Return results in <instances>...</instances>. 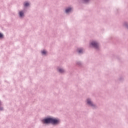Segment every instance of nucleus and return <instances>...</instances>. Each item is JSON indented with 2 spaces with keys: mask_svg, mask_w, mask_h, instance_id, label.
I'll use <instances>...</instances> for the list:
<instances>
[{
  "mask_svg": "<svg viewBox=\"0 0 128 128\" xmlns=\"http://www.w3.org/2000/svg\"><path fill=\"white\" fill-rule=\"evenodd\" d=\"M82 51H83L82 49H78V52L79 54H82Z\"/></svg>",
  "mask_w": 128,
  "mask_h": 128,
  "instance_id": "6",
  "label": "nucleus"
},
{
  "mask_svg": "<svg viewBox=\"0 0 128 128\" xmlns=\"http://www.w3.org/2000/svg\"><path fill=\"white\" fill-rule=\"evenodd\" d=\"M0 110H2V109H0Z\"/></svg>",
  "mask_w": 128,
  "mask_h": 128,
  "instance_id": "13",
  "label": "nucleus"
},
{
  "mask_svg": "<svg viewBox=\"0 0 128 128\" xmlns=\"http://www.w3.org/2000/svg\"><path fill=\"white\" fill-rule=\"evenodd\" d=\"M44 124H56L60 122V120L54 118H48L42 120Z\"/></svg>",
  "mask_w": 128,
  "mask_h": 128,
  "instance_id": "1",
  "label": "nucleus"
},
{
  "mask_svg": "<svg viewBox=\"0 0 128 128\" xmlns=\"http://www.w3.org/2000/svg\"><path fill=\"white\" fill-rule=\"evenodd\" d=\"M42 54H46V50H43L42 52Z\"/></svg>",
  "mask_w": 128,
  "mask_h": 128,
  "instance_id": "9",
  "label": "nucleus"
},
{
  "mask_svg": "<svg viewBox=\"0 0 128 128\" xmlns=\"http://www.w3.org/2000/svg\"><path fill=\"white\" fill-rule=\"evenodd\" d=\"M20 16H24V12H20Z\"/></svg>",
  "mask_w": 128,
  "mask_h": 128,
  "instance_id": "7",
  "label": "nucleus"
},
{
  "mask_svg": "<svg viewBox=\"0 0 128 128\" xmlns=\"http://www.w3.org/2000/svg\"><path fill=\"white\" fill-rule=\"evenodd\" d=\"M58 72H64V70L63 69H59Z\"/></svg>",
  "mask_w": 128,
  "mask_h": 128,
  "instance_id": "8",
  "label": "nucleus"
},
{
  "mask_svg": "<svg viewBox=\"0 0 128 128\" xmlns=\"http://www.w3.org/2000/svg\"><path fill=\"white\" fill-rule=\"evenodd\" d=\"M0 104H1L0 102Z\"/></svg>",
  "mask_w": 128,
  "mask_h": 128,
  "instance_id": "11",
  "label": "nucleus"
},
{
  "mask_svg": "<svg viewBox=\"0 0 128 128\" xmlns=\"http://www.w3.org/2000/svg\"><path fill=\"white\" fill-rule=\"evenodd\" d=\"M2 36H4L2 34V33H0V38H2Z\"/></svg>",
  "mask_w": 128,
  "mask_h": 128,
  "instance_id": "10",
  "label": "nucleus"
},
{
  "mask_svg": "<svg viewBox=\"0 0 128 128\" xmlns=\"http://www.w3.org/2000/svg\"><path fill=\"white\" fill-rule=\"evenodd\" d=\"M91 44L92 46H94V48H98V43L93 42L91 43Z\"/></svg>",
  "mask_w": 128,
  "mask_h": 128,
  "instance_id": "2",
  "label": "nucleus"
},
{
  "mask_svg": "<svg viewBox=\"0 0 128 128\" xmlns=\"http://www.w3.org/2000/svg\"><path fill=\"white\" fill-rule=\"evenodd\" d=\"M85 0V2H86V0Z\"/></svg>",
  "mask_w": 128,
  "mask_h": 128,
  "instance_id": "12",
  "label": "nucleus"
},
{
  "mask_svg": "<svg viewBox=\"0 0 128 128\" xmlns=\"http://www.w3.org/2000/svg\"><path fill=\"white\" fill-rule=\"evenodd\" d=\"M24 6H30V4H28V2H25L24 3Z\"/></svg>",
  "mask_w": 128,
  "mask_h": 128,
  "instance_id": "5",
  "label": "nucleus"
},
{
  "mask_svg": "<svg viewBox=\"0 0 128 128\" xmlns=\"http://www.w3.org/2000/svg\"><path fill=\"white\" fill-rule=\"evenodd\" d=\"M70 12H72V8H68L66 10V14Z\"/></svg>",
  "mask_w": 128,
  "mask_h": 128,
  "instance_id": "4",
  "label": "nucleus"
},
{
  "mask_svg": "<svg viewBox=\"0 0 128 128\" xmlns=\"http://www.w3.org/2000/svg\"><path fill=\"white\" fill-rule=\"evenodd\" d=\"M87 104H90V106H92V101L90 100V99L87 100Z\"/></svg>",
  "mask_w": 128,
  "mask_h": 128,
  "instance_id": "3",
  "label": "nucleus"
}]
</instances>
